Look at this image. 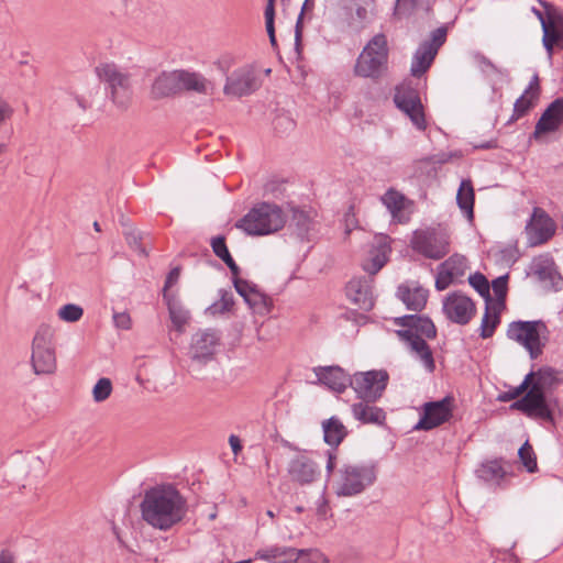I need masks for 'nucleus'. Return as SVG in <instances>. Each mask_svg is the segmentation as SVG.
I'll return each mask as SVG.
<instances>
[{
    "label": "nucleus",
    "instance_id": "f257e3e1",
    "mask_svg": "<svg viewBox=\"0 0 563 563\" xmlns=\"http://www.w3.org/2000/svg\"><path fill=\"white\" fill-rule=\"evenodd\" d=\"M140 509L142 519L162 531H167L181 522L188 510L186 498L172 484L146 489Z\"/></svg>",
    "mask_w": 563,
    "mask_h": 563
},
{
    "label": "nucleus",
    "instance_id": "f03ea898",
    "mask_svg": "<svg viewBox=\"0 0 563 563\" xmlns=\"http://www.w3.org/2000/svg\"><path fill=\"white\" fill-rule=\"evenodd\" d=\"M395 324L405 329L397 330L398 338L406 342L417 357L420 358L429 373L435 369L432 351L426 340L437 336V328L432 320L426 316L407 314L395 319Z\"/></svg>",
    "mask_w": 563,
    "mask_h": 563
},
{
    "label": "nucleus",
    "instance_id": "7ed1b4c3",
    "mask_svg": "<svg viewBox=\"0 0 563 563\" xmlns=\"http://www.w3.org/2000/svg\"><path fill=\"white\" fill-rule=\"evenodd\" d=\"M389 47L384 33L374 35L363 47L353 66L355 77L380 80L388 71Z\"/></svg>",
    "mask_w": 563,
    "mask_h": 563
},
{
    "label": "nucleus",
    "instance_id": "20e7f679",
    "mask_svg": "<svg viewBox=\"0 0 563 563\" xmlns=\"http://www.w3.org/2000/svg\"><path fill=\"white\" fill-rule=\"evenodd\" d=\"M285 224V216L275 203L262 202L252 208L236 223L249 235H267L280 230Z\"/></svg>",
    "mask_w": 563,
    "mask_h": 563
},
{
    "label": "nucleus",
    "instance_id": "39448f33",
    "mask_svg": "<svg viewBox=\"0 0 563 563\" xmlns=\"http://www.w3.org/2000/svg\"><path fill=\"white\" fill-rule=\"evenodd\" d=\"M377 478L375 463L353 464L344 463L338 470L335 479V494L343 497H352L363 493L372 486Z\"/></svg>",
    "mask_w": 563,
    "mask_h": 563
},
{
    "label": "nucleus",
    "instance_id": "423d86ee",
    "mask_svg": "<svg viewBox=\"0 0 563 563\" xmlns=\"http://www.w3.org/2000/svg\"><path fill=\"white\" fill-rule=\"evenodd\" d=\"M96 74L100 81L106 85V90L113 104L121 110H126L131 104L133 96L130 74L123 71L114 63L98 65Z\"/></svg>",
    "mask_w": 563,
    "mask_h": 563
},
{
    "label": "nucleus",
    "instance_id": "0eeeda50",
    "mask_svg": "<svg viewBox=\"0 0 563 563\" xmlns=\"http://www.w3.org/2000/svg\"><path fill=\"white\" fill-rule=\"evenodd\" d=\"M548 328L542 320L512 321L507 328V338L522 345L529 353L531 360H537L542 353L547 343L545 333Z\"/></svg>",
    "mask_w": 563,
    "mask_h": 563
},
{
    "label": "nucleus",
    "instance_id": "6e6552de",
    "mask_svg": "<svg viewBox=\"0 0 563 563\" xmlns=\"http://www.w3.org/2000/svg\"><path fill=\"white\" fill-rule=\"evenodd\" d=\"M411 249L430 260H441L450 252V235L441 228L416 230L410 240Z\"/></svg>",
    "mask_w": 563,
    "mask_h": 563
},
{
    "label": "nucleus",
    "instance_id": "1a4fd4ad",
    "mask_svg": "<svg viewBox=\"0 0 563 563\" xmlns=\"http://www.w3.org/2000/svg\"><path fill=\"white\" fill-rule=\"evenodd\" d=\"M31 364L36 375H48L56 371L53 332L47 325L40 327L33 338Z\"/></svg>",
    "mask_w": 563,
    "mask_h": 563
},
{
    "label": "nucleus",
    "instance_id": "9d476101",
    "mask_svg": "<svg viewBox=\"0 0 563 563\" xmlns=\"http://www.w3.org/2000/svg\"><path fill=\"white\" fill-rule=\"evenodd\" d=\"M388 380L389 375L385 369L357 372L351 376L350 387L360 400L376 402L382 398Z\"/></svg>",
    "mask_w": 563,
    "mask_h": 563
},
{
    "label": "nucleus",
    "instance_id": "9b49d317",
    "mask_svg": "<svg viewBox=\"0 0 563 563\" xmlns=\"http://www.w3.org/2000/svg\"><path fill=\"white\" fill-rule=\"evenodd\" d=\"M446 26H440L431 32L430 40L423 41L413 54L410 73L413 77H421L432 65L439 48L445 43Z\"/></svg>",
    "mask_w": 563,
    "mask_h": 563
},
{
    "label": "nucleus",
    "instance_id": "f8f14e48",
    "mask_svg": "<svg viewBox=\"0 0 563 563\" xmlns=\"http://www.w3.org/2000/svg\"><path fill=\"white\" fill-rule=\"evenodd\" d=\"M453 409L454 398L452 396H445L441 400L424 402L421 417L413 429L423 431L433 430L451 420Z\"/></svg>",
    "mask_w": 563,
    "mask_h": 563
},
{
    "label": "nucleus",
    "instance_id": "ddd939ff",
    "mask_svg": "<svg viewBox=\"0 0 563 563\" xmlns=\"http://www.w3.org/2000/svg\"><path fill=\"white\" fill-rule=\"evenodd\" d=\"M396 107L401 110L412 124L420 131L427 128L423 106L417 89L410 86H400L396 88L394 96Z\"/></svg>",
    "mask_w": 563,
    "mask_h": 563
},
{
    "label": "nucleus",
    "instance_id": "4468645a",
    "mask_svg": "<svg viewBox=\"0 0 563 563\" xmlns=\"http://www.w3.org/2000/svg\"><path fill=\"white\" fill-rule=\"evenodd\" d=\"M445 317L460 325L470 323L476 313L474 301L460 291L449 294L443 301Z\"/></svg>",
    "mask_w": 563,
    "mask_h": 563
},
{
    "label": "nucleus",
    "instance_id": "2eb2a0df",
    "mask_svg": "<svg viewBox=\"0 0 563 563\" xmlns=\"http://www.w3.org/2000/svg\"><path fill=\"white\" fill-rule=\"evenodd\" d=\"M260 86L261 82L254 70L249 66H244L235 69L227 77L223 92L227 96L241 98L253 93Z\"/></svg>",
    "mask_w": 563,
    "mask_h": 563
},
{
    "label": "nucleus",
    "instance_id": "dca6fc26",
    "mask_svg": "<svg viewBox=\"0 0 563 563\" xmlns=\"http://www.w3.org/2000/svg\"><path fill=\"white\" fill-rule=\"evenodd\" d=\"M220 336L216 330L207 329L192 335L189 355L192 362L202 364L212 360Z\"/></svg>",
    "mask_w": 563,
    "mask_h": 563
},
{
    "label": "nucleus",
    "instance_id": "f3484780",
    "mask_svg": "<svg viewBox=\"0 0 563 563\" xmlns=\"http://www.w3.org/2000/svg\"><path fill=\"white\" fill-rule=\"evenodd\" d=\"M373 283V277L361 276L352 278L345 287L347 298L364 311L372 310L375 303Z\"/></svg>",
    "mask_w": 563,
    "mask_h": 563
},
{
    "label": "nucleus",
    "instance_id": "a211bd4d",
    "mask_svg": "<svg viewBox=\"0 0 563 563\" xmlns=\"http://www.w3.org/2000/svg\"><path fill=\"white\" fill-rule=\"evenodd\" d=\"M290 479L301 486L314 483L321 475L319 464L307 455H297L288 463Z\"/></svg>",
    "mask_w": 563,
    "mask_h": 563
},
{
    "label": "nucleus",
    "instance_id": "6ab92c4d",
    "mask_svg": "<svg viewBox=\"0 0 563 563\" xmlns=\"http://www.w3.org/2000/svg\"><path fill=\"white\" fill-rule=\"evenodd\" d=\"M563 124V98L553 100L538 120L533 137L538 139L541 134L556 131Z\"/></svg>",
    "mask_w": 563,
    "mask_h": 563
},
{
    "label": "nucleus",
    "instance_id": "aec40b11",
    "mask_svg": "<svg viewBox=\"0 0 563 563\" xmlns=\"http://www.w3.org/2000/svg\"><path fill=\"white\" fill-rule=\"evenodd\" d=\"M390 251L387 236H378L375 239L368 252V257L362 263V267L368 276L373 277L386 265Z\"/></svg>",
    "mask_w": 563,
    "mask_h": 563
},
{
    "label": "nucleus",
    "instance_id": "412c9836",
    "mask_svg": "<svg viewBox=\"0 0 563 563\" xmlns=\"http://www.w3.org/2000/svg\"><path fill=\"white\" fill-rule=\"evenodd\" d=\"M318 380L335 393H343L351 383V375L340 366H319L313 369Z\"/></svg>",
    "mask_w": 563,
    "mask_h": 563
},
{
    "label": "nucleus",
    "instance_id": "4be33fe9",
    "mask_svg": "<svg viewBox=\"0 0 563 563\" xmlns=\"http://www.w3.org/2000/svg\"><path fill=\"white\" fill-rule=\"evenodd\" d=\"M528 398H530L527 408L528 418L554 422L552 400L548 399L545 394L538 391L537 388H530L528 390Z\"/></svg>",
    "mask_w": 563,
    "mask_h": 563
},
{
    "label": "nucleus",
    "instance_id": "5701e85b",
    "mask_svg": "<svg viewBox=\"0 0 563 563\" xmlns=\"http://www.w3.org/2000/svg\"><path fill=\"white\" fill-rule=\"evenodd\" d=\"M528 230L534 244L547 242L555 232L553 220L540 208L534 209Z\"/></svg>",
    "mask_w": 563,
    "mask_h": 563
},
{
    "label": "nucleus",
    "instance_id": "b1692460",
    "mask_svg": "<svg viewBox=\"0 0 563 563\" xmlns=\"http://www.w3.org/2000/svg\"><path fill=\"white\" fill-rule=\"evenodd\" d=\"M180 92L178 70L163 71L159 74L151 88L153 99H162Z\"/></svg>",
    "mask_w": 563,
    "mask_h": 563
},
{
    "label": "nucleus",
    "instance_id": "393cba45",
    "mask_svg": "<svg viewBox=\"0 0 563 563\" xmlns=\"http://www.w3.org/2000/svg\"><path fill=\"white\" fill-rule=\"evenodd\" d=\"M367 400H360L351 406V411L355 420L363 424H384L386 412L383 408Z\"/></svg>",
    "mask_w": 563,
    "mask_h": 563
},
{
    "label": "nucleus",
    "instance_id": "a878e982",
    "mask_svg": "<svg viewBox=\"0 0 563 563\" xmlns=\"http://www.w3.org/2000/svg\"><path fill=\"white\" fill-rule=\"evenodd\" d=\"M428 295V290L421 286L411 288L409 285L401 284L397 288V297L405 303L407 309L416 312H420L424 309Z\"/></svg>",
    "mask_w": 563,
    "mask_h": 563
},
{
    "label": "nucleus",
    "instance_id": "bb28decb",
    "mask_svg": "<svg viewBox=\"0 0 563 563\" xmlns=\"http://www.w3.org/2000/svg\"><path fill=\"white\" fill-rule=\"evenodd\" d=\"M534 373V377L531 380L530 388H537L538 391L545 394L552 390L562 380V372L554 369L550 366L540 367Z\"/></svg>",
    "mask_w": 563,
    "mask_h": 563
},
{
    "label": "nucleus",
    "instance_id": "cd10ccee",
    "mask_svg": "<svg viewBox=\"0 0 563 563\" xmlns=\"http://www.w3.org/2000/svg\"><path fill=\"white\" fill-rule=\"evenodd\" d=\"M179 86L181 91H195L197 93H208L211 89V82L202 75L188 70L180 69Z\"/></svg>",
    "mask_w": 563,
    "mask_h": 563
},
{
    "label": "nucleus",
    "instance_id": "c85d7f7f",
    "mask_svg": "<svg viewBox=\"0 0 563 563\" xmlns=\"http://www.w3.org/2000/svg\"><path fill=\"white\" fill-rule=\"evenodd\" d=\"M163 298L168 305L169 318L172 320L174 328L178 332H183L185 325L188 323L190 319L189 311L183 307L180 300L177 299L174 295L164 292Z\"/></svg>",
    "mask_w": 563,
    "mask_h": 563
},
{
    "label": "nucleus",
    "instance_id": "c756f323",
    "mask_svg": "<svg viewBox=\"0 0 563 563\" xmlns=\"http://www.w3.org/2000/svg\"><path fill=\"white\" fill-rule=\"evenodd\" d=\"M322 429L324 442L334 449H336L347 435L345 426L336 417L324 420L322 422Z\"/></svg>",
    "mask_w": 563,
    "mask_h": 563
},
{
    "label": "nucleus",
    "instance_id": "7c9ffc66",
    "mask_svg": "<svg viewBox=\"0 0 563 563\" xmlns=\"http://www.w3.org/2000/svg\"><path fill=\"white\" fill-rule=\"evenodd\" d=\"M475 194L473 184L470 179L462 180L456 195V202L460 209L468 219L474 217Z\"/></svg>",
    "mask_w": 563,
    "mask_h": 563
},
{
    "label": "nucleus",
    "instance_id": "2f4dec72",
    "mask_svg": "<svg viewBox=\"0 0 563 563\" xmlns=\"http://www.w3.org/2000/svg\"><path fill=\"white\" fill-rule=\"evenodd\" d=\"M476 475L479 479L486 483L499 485L501 479L505 477L506 472L501 463L495 460L483 463L476 470Z\"/></svg>",
    "mask_w": 563,
    "mask_h": 563
},
{
    "label": "nucleus",
    "instance_id": "473e14b6",
    "mask_svg": "<svg viewBox=\"0 0 563 563\" xmlns=\"http://www.w3.org/2000/svg\"><path fill=\"white\" fill-rule=\"evenodd\" d=\"M211 247L217 257L224 262L232 275H240V267L231 256L223 235L211 239Z\"/></svg>",
    "mask_w": 563,
    "mask_h": 563
},
{
    "label": "nucleus",
    "instance_id": "72a5a7b5",
    "mask_svg": "<svg viewBox=\"0 0 563 563\" xmlns=\"http://www.w3.org/2000/svg\"><path fill=\"white\" fill-rule=\"evenodd\" d=\"M435 0H397L395 5V15L408 16L417 11H430Z\"/></svg>",
    "mask_w": 563,
    "mask_h": 563
},
{
    "label": "nucleus",
    "instance_id": "f704fd0d",
    "mask_svg": "<svg viewBox=\"0 0 563 563\" xmlns=\"http://www.w3.org/2000/svg\"><path fill=\"white\" fill-rule=\"evenodd\" d=\"M245 302L255 313L262 316L269 313L273 308L271 297L262 292L256 285L251 290V295H249Z\"/></svg>",
    "mask_w": 563,
    "mask_h": 563
},
{
    "label": "nucleus",
    "instance_id": "c9c22d12",
    "mask_svg": "<svg viewBox=\"0 0 563 563\" xmlns=\"http://www.w3.org/2000/svg\"><path fill=\"white\" fill-rule=\"evenodd\" d=\"M290 227H294L297 235L303 240L313 227V220L310 212L299 208L292 209Z\"/></svg>",
    "mask_w": 563,
    "mask_h": 563
},
{
    "label": "nucleus",
    "instance_id": "e433bc0d",
    "mask_svg": "<svg viewBox=\"0 0 563 563\" xmlns=\"http://www.w3.org/2000/svg\"><path fill=\"white\" fill-rule=\"evenodd\" d=\"M539 3L545 11V18L544 21H542V30H563V12L549 1L539 0Z\"/></svg>",
    "mask_w": 563,
    "mask_h": 563
},
{
    "label": "nucleus",
    "instance_id": "4c0bfd02",
    "mask_svg": "<svg viewBox=\"0 0 563 563\" xmlns=\"http://www.w3.org/2000/svg\"><path fill=\"white\" fill-rule=\"evenodd\" d=\"M533 274L537 275L540 280L549 282L552 287H556L562 280L554 268L553 262L548 260L534 262Z\"/></svg>",
    "mask_w": 563,
    "mask_h": 563
},
{
    "label": "nucleus",
    "instance_id": "58836bf2",
    "mask_svg": "<svg viewBox=\"0 0 563 563\" xmlns=\"http://www.w3.org/2000/svg\"><path fill=\"white\" fill-rule=\"evenodd\" d=\"M283 562H292V563H328V559L324 554L317 549H305L297 550L292 552V556L290 559L284 560Z\"/></svg>",
    "mask_w": 563,
    "mask_h": 563
},
{
    "label": "nucleus",
    "instance_id": "ea45409f",
    "mask_svg": "<svg viewBox=\"0 0 563 563\" xmlns=\"http://www.w3.org/2000/svg\"><path fill=\"white\" fill-rule=\"evenodd\" d=\"M382 200L394 219H397L405 208V196L395 189H388Z\"/></svg>",
    "mask_w": 563,
    "mask_h": 563
},
{
    "label": "nucleus",
    "instance_id": "a19ab883",
    "mask_svg": "<svg viewBox=\"0 0 563 563\" xmlns=\"http://www.w3.org/2000/svg\"><path fill=\"white\" fill-rule=\"evenodd\" d=\"M500 322L499 310H495L494 313H490L489 302H486L485 313L481 323V338L488 339L492 338L495 333L497 325Z\"/></svg>",
    "mask_w": 563,
    "mask_h": 563
},
{
    "label": "nucleus",
    "instance_id": "79ce46f5",
    "mask_svg": "<svg viewBox=\"0 0 563 563\" xmlns=\"http://www.w3.org/2000/svg\"><path fill=\"white\" fill-rule=\"evenodd\" d=\"M441 269H446L449 273H452V276L461 277L465 274L467 269V260L465 256L460 254H453L443 263L440 264Z\"/></svg>",
    "mask_w": 563,
    "mask_h": 563
},
{
    "label": "nucleus",
    "instance_id": "37998d69",
    "mask_svg": "<svg viewBox=\"0 0 563 563\" xmlns=\"http://www.w3.org/2000/svg\"><path fill=\"white\" fill-rule=\"evenodd\" d=\"M543 31L542 43L551 59L553 56L554 45L563 47V30L545 29Z\"/></svg>",
    "mask_w": 563,
    "mask_h": 563
},
{
    "label": "nucleus",
    "instance_id": "c03bdc74",
    "mask_svg": "<svg viewBox=\"0 0 563 563\" xmlns=\"http://www.w3.org/2000/svg\"><path fill=\"white\" fill-rule=\"evenodd\" d=\"M537 102V99L531 98L530 96L522 93L514 104V111L512 115L509 119L510 122H515L521 117L526 115L531 108H533L534 103Z\"/></svg>",
    "mask_w": 563,
    "mask_h": 563
},
{
    "label": "nucleus",
    "instance_id": "a18cd8bd",
    "mask_svg": "<svg viewBox=\"0 0 563 563\" xmlns=\"http://www.w3.org/2000/svg\"><path fill=\"white\" fill-rule=\"evenodd\" d=\"M518 455L522 465L529 473H534L538 470L536 453L528 441L521 445Z\"/></svg>",
    "mask_w": 563,
    "mask_h": 563
},
{
    "label": "nucleus",
    "instance_id": "49530a36",
    "mask_svg": "<svg viewBox=\"0 0 563 563\" xmlns=\"http://www.w3.org/2000/svg\"><path fill=\"white\" fill-rule=\"evenodd\" d=\"M470 285L485 299L486 302L492 301L489 292V283L482 273H474L468 277Z\"/></svg>",
    "mask_w": 563,
    "mask_h": 563
},
{
    "label": "nucleus",
    "instance_id": "de8ad7c7",
    "mask_svg": "<svg viewBox=\"0 0 563 563\" xmlns=\"http://www.w3.org/2000/svg\"><path fill=\"white\" fill-rule=\"evenodd\" d=\"M533 377H534V373H533V371H531L530 373H528L526 375L525 379L522 380V383L519 386L512 388L511 390L500 394L498 396V400L504 401V402L510 401V400L518 398L523 393H527L529 390V386L531 385V380Z\"/></svg>",
    "mask_w": 563,
    "mask_h": 563
},
{
    "label": "nucleus",
    "instance_id": "09e8293b",
    "mask_svg": "<svg viewBox=\"0 0 563 563\" xmlns=\"http://www.w3.org/2000/svg\"><path fill=\"white\" fill-rule=\"evenodd\" d=\"M371 2L372 0H353V3L347 7L351 12L350 24H353L355 21L357 23H363L367 19V8Z\"/></svg>",
    "mask_w": 563,
    "mask_h": 563
},
{
    "label": "nucleus",
    "instance_id": "8fccbe9b",
    "mask_svg": "<svg viewBox=\"0 0 563 563\" xmlns=\"http://www.w3.org/2000/svg\"><path fill=\"white\" fill-rule=\"evenodd\" d=\"M111 391H112L111 380L109 378L102 377L93 386V389H92L93 400L96 402L104 401L107 398H109V396L111 395Z\"/></svg>",
    "mask_w": 563,
    "mask_h": 563
},
{
    "label": "nucleus",
    "instance_id": "3c124183",
    "mask_svg": "<svg viewBox=\"0 0 563 563\" xmlns=\"http://www.w3.org/2000/svg\"><path fill=\"white\" fill-rule=\"evenodd\" d=\"M82 308L75 303H67L58 310V317L67 322H76L82 317Z\"/></svg>",
    "mask_w": 563,
    "mask_h": 563
},
{
    "label": "nucleus",
    "instance_id": "603ef678",
    "mask_svg": "<svg viewBox=\"0 0 563 563\" xmlns=\"http://www.w3.org/2000/svg\"><path fill=\"white\" fill-rule=\"evenodd\" d=\"M313 7H314L313 0H305L302 8H301V12L297 19L296 26H295V45H296L297 51L299 49L300 43H301L303 14L306 12L311 11L313 9Z\"/></svg>",
    "mask_w": 563,
    "mask_h": 563
},
{
    "label": "nucleus",
    "instance_id": "864d4df0",
    "mask_svg": "<svg viewBox=\"0 0 563 563\" xmlns=\"http://www.w3.org/2000/svg\"><path fill=\"white\" fill-rule=\"evenodd\" d=\"M507 283H508V275L499 276L496 279L493 280L492 287L493 290L501 306L505 305V299L507 295Z\"/></svg>",
    "mask_w": 563,
    "mask_h": 563
},
{
    "label": "nucleus",
    "instance_id": "5fc2aeb1",
    "mask_svg": "<svg viewBox=\"0 0 563 563\" xmlns=\"http://www.w3.org/2000/svg\"><path fill=\"white\" fill-rule=\"evenodd\" d=\"M232 282H233L236 292L245 301L246 298H249V295H251V290L253 289L255 284H253L246 279L240 278L239 275H232Z\"/></svg>",
    "mask_w": 563,
    "mask_h": 563
},
{
    "label": "nucleus",
    "instance_id": "6e6d98bb",
    "mask_svg": "<svg viewBox=\"0 0 563 563\" xmlns=\"http://www.w3.org/2000/svg\"><path fill=\"white\" fill-rule=\"evenodd\" d=\"M474 60L483 73H498L496 65L482 53L474 54Z\"/></svg>",
    "mask_w": 563,
    "mask_h": 563
},
{
    "label": "nucleus",
    "instance_id": "4d7b16f0",
    "mask_svg": "<svg viewBox=\"0 0 563 563\" xmlns=\"http://www.w3.org/2000/svg\"><path fill=\"white\" fill-rule=\"evenodd\" d=\"M454 277L452 276V273H449L446 269H441L439 267V272L435 278V288L437 290H444L446 289L451 283L453 282Z\"/></svg>",
    "mask_w": 563,
    "mask_h": 563
},
{
    "label": "nucleus",
    "instance_id": "13d9d810",
    "mask_svg": "<svg viewBox=\"0 0 563 563\" xmlns=\"http://www.w3.org/2000/svg\"><path fill=\"white\" fill-rule=\"evenodd\" d=\"M523 93L530 96L531 98L539 99L540 96V79L538 74H534L531 78L528 87L525 89Z\"/></svg>",
    "mask_w": 563,
    "mask_h": 563
},
{
    "label": "nucleus",
    "instance_id": "bf43d9fd",
    "mask_svg": "<svg viewBox=\"0 0 563 563\" xmlns=\"http://www.w3.org/2000/svg\"><path fill=\"white\" fill-rule=\"evenodd\" d=\"M113 322L117 328L128 330L131 328V318L126 312H114Z\"/></svg>",
    "mask_w": 563,
    "mask_h": 563
},
{
    "label": "nucleus",
    "instance_id": "052dcab7",
    "mask_svg": "<svg viewBox=\"0 0 563 563\" xmlns=\"http://www.w3.org/2000/svg\"><path fill=\"white\" fill-rule=\"evenodd\" d=\"M179 276H180V267L179 266H176L170 269V272L168 273L166 280H165L163 294L168 292V288L173 287L178 282Z\"/></svg>",
    "mask_w": 563,
    "mask_h": 563
},
{
    "label": "nucleus",
    "instance_id": "680f3d73",
    "mask_svg": "<svg viewBox=\"0 0 563 563\" xmlns=\"http://www.w3.org/2000/svg\"><path fill=\"white\" fill-rule=\"evenodd\" d=\"M13 115V108L0 97V125Z\"/></svg>",
    "mask_w": 563,
    "mask_h": 563
},
{
    "label": "nucleus",
    "instance_id": "e2e57ef3",
    "mask_svg": "<svg viewBox=\"0 0 563 563\" xmlns=\"http://www.w3.org/2000/svg\"><path fill=\"white\" fill-rule=\"evenodd\" d=\"M126 241L130 246L139 251L143 255H146L145 249L141 245V236L136 232H130L126 234Z\"/></svg>",
    "mask_w": 563,
    "mask_h": 563
},
{
    "label": "nucleus",
    "instance_id": "0e129e2a",
    "mask_svg": "<svg viewBox=\"0 0 563 563\" xmlns=\"http://www.w3.org/2000/svg\"><path fill=\"white\" fill-rule=\"evenodd\" d=\"M530 398H528V391L518 400L514 401L510 405L511 410H518L521 411L527 416V408H528V401Z\"/></svg>",
    "mask_w": 563,
    "mask_h": 563
},
{
    "label": "nucleus",
    "instance_id": "69168bd1",
    "mask_svg": "<svg viewBox=\"0 0 563 563\" xmlns=\"http://www.w3.org/2000/svg\"><path fill=\"white\" fill-rule=\"evenodd\" d=\"M451 157H452L451 154L441 153V154H437V155H432V156L426 157V158L422 159V162H426V163H429V164L442 165V164L448 163Z\"/></svg>",
    "mask_w": 563,
    "mask_h": 563
},
{
    "label": "nucleus",
    "instance_id": "338daca9",
    "mask_svg": "<svg viewBox=\"0 0 563 563\" xmlns=\"http://www.w3.org/2000/svg\"><path fill=\"white\" fill-rule=\"evenodd\" d=\"M266 32L269 36L275 35V12L264 13Z\"/></svg>",
    "mask_w": 563,
    "mask_h": 563
},
{
    "label": "nucleus",
    "instance_id": "774afa93",
    "mask_svg": "<svg viewBox=\"0 0 563 563\" xmlns=\"http://www.w3.org/2000/svg\"><path fill=\"white\" fill-rule=\"evenodd\" d=\"M220 302L222 303V311L230 310L234 303L232 294L228 291H222Z\"/></svg>",
    "mask_w": 563,
    "mask_h": 563
}]
</instances>
